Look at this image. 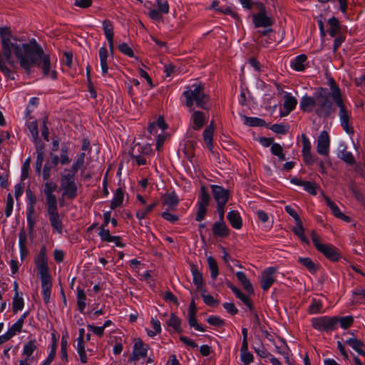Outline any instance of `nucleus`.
Instances as JSON below:
<instances>
[{
    "mask_svg": "<svg viewBox=\"0 0 365 365\" xmlns=\"http://www.w3.org/2000/svg\"><path fill=\"white\" fill-rule=\"evenodd\" d=\"M0 35L4 55L11 67L13 68H17L16 62L12 56L13 52L19 63L20 67L26 75L30 76L31 74L32 67H38L41 68L44 77L50 75L52 80L57 78V71L51 70L50 55L44 52L42 46L36 38H32L26 43L12 42L13 36L9 27L0 28Z\"/></svg>",
    "mask_w": 365,
    "mask_h": 365,
    "instance_id": "1",
    "label": "nucleus"
},
{
    "mask_svg": "<svg viewBox=\"0 0 365 365\" xmlns=\"http://www.w3.org/2000/svg\"><path fill=\"white\" fill-rule=\"evenodd\" d=\"M204 86L201 84H193L191 88L182 92V97L185 98V104L190 110L194 109V103L196 106L202 110H209L207 102L210 96L205 91Z\"/></svg>",
    "mask_w": 365,
    "mask_h": 365,
    "instance_id": "2",
    "label": "nucleus"
},
{
    "mask_svg": "<svg viewBox=\"0 0 365 365\" xmlns=\"http://www.w3.org/2000/svg\"><path fill=\"white\" fill-rule=\"evenodd\" d=\"M330 93L327 88H319L315 92V113L319 118L327 119L335 111L332 101L329 99Z\"/></svg>",
    "mask_w": 365,
    "mask_h": 365,
    "instance_id": "3",
    "label": "nucleus"
},
{
    "mask_svg": "<svg viewBox=\"0 0 365 365\" xmlns=\"http://www.w3.org/2000/svg\"><path fill=\"white\" fill-rule=\"evenodd\" d=\"M227 287L231 289L235 297L239 299L249 309L251 313V322L253 324V328L256 329L261 326L260 319L251 298L244 294L239 288L234 285L231 282L227 281Z\"/></svg>",
    "mask_w": 365,
    "mask_h": 365,
    "instance_id": "4",
    "label": "nucleus"
},
{
    "mask_svg": "<svg viewBox=\"0 0 365 365\" xmlns=\"http://www.w3.org/2000/svg\"><path fill=\"white\" fill-rule=\"evenodd\" d=\"M60 185L63 190L62 195L69 200H73L78 196V185L76 182V175L68 172L61 173Z\"/></svg>",
    "mask_w": 365,
    "mask_h": 365,
    "instance_id": "5",
    "label": "nucleus"
},
{
    "mask_svg": "<svg viewBox=\"0 0 365 365\" xmlns=\"http://www.w3.org/2000/svg\"><path fill=\"white\" fill-rule=\"evenodd\" d=\"M34 263L37 268V273L40 279L51 278L48 264L47 251L45 246H42L34 259Z\"/></svg>",
    "mask_w": 365,
    "mask_h": 365,
    "instance_id": "6",
    "label": "nucleus"
},
{
    "mask_svg": "<svg viewBox=\"0 0 365 365\" xmlns=\"http://www.w3.org/2000/svg\"><path fill=\"white\" fill-rule=\"evenodd\" d=\"M311 324L312 327L319 332H326L329 334L336 330L334 316L329 317L325 315L314 317L311 319Z\"/></svg>",
    "mask_w": 365,
    "mask_h": 365,
    "instance_id": "7",
    "label": "nucleus"
},
{
    "mask_svg": "<svg viewBox=\"0 0 365 365\" xmlns=\"http://www.w3.org/2000/svg\"><path fill=\"white\" fill-rule=\"evenodd\" d=\"M318 252L322 253L328 260L331 262H339L342 259L346 261V259L342 255L339 249L332 244H324Z\"/></svg>",
    "mask_w": 365,
    "mask_h": 365,
    "instance_id": "8",
    "label": "nucleus"
},
{
    "mask_svg": "<svg viewBox=\"0 0 365 365\" xmlns=\"http://www.w3.org/2000/svg\"><path fill=\"white\" fill-rule=\"evenodd\" d=\"M51 226L57 233L63 232V222L58 213V204L46 206Z\"/></svg>",
    "mask_w": 365,
    "mask_h": 365,
    "instance_id": "9",
    "label": "nucleus"
},
{
    "mask_svg": "<svg viewBox=\"0 0 365 365\" xmlns=\"http://www.w3.org/2000/svg\"><path fill=\"white\" fill-rule=\"evenodd\" d=\"M210 189L217 205L227 203L230 198V192L229 190L218 185H210Z\"/></svg>",
    "mask_w": 365,
    "mask_h": 365,
    "instance_id": "10",
    "label": "nucleus"
},
{
    "mask_svg": "<svg viewBox=\"0 0 365 365\" xmlns=\"http://www.w3.org/2000/svg\"><path fill=\"white\" fill-rule=\"evenodd\" d=\"M277 271V268L275 267H269L263 271L260 282L261 288L263 291H267L275 282Z\"/></svg>",
    "mask_w": 365,
    "mask_h": 365,
    "instance_id": "11",
    "label": "nucleus"
},
{
    "mask_svg": "<svg viewBox=\"0 0 365 365\" xmlns=\"http://www.w3.org/2000/svg\"><path fill=\"white\" fill-rule=\"evenodd\" d=\"M330 148V137L327 131L322 130L317 138V152L321 155L328 156Z\"/></svg>",
    "mask_w": 365,
    "mask_h": 365,
    "instance_id": "12",
    "label": "nucleus"
},
{
    "mask_svg": "<svg viewBox=\"0 0 365 365\" xmlns=\"http://www.w3.org/2000/svg\"><path fill=\"white\" fill-rule=\"evenodd\" d=\"M58 185L56 182L48 181L43 185V194L45 195L46 205H52L58 204V200L53 192L56 190Z\"/></svg>",
    "mask_w": 365,
    "mask_h": 365,
    "instance_id": "13",
    "label": "nucleus"
},
{
    "mask_svg": "<svg viewBox=\"0 0 365 365\" xmlns=\"http://www.w3.org/2000/svg\"><path fill=\"white\" fill-rule=\"evenodd\" d=\"M337 157L349 165H354L356 160L351 152L347 151V145L344 141H340L336 151Z\"/></svg>",
    "mask_w": 365,
    "mask_h": 365,
    "instance_id": "14",
    "label": "nucleus"
},
{
    "mask_svg": "<svg viewBox=\"0 0 365 365\" xmlns=\"http://www.w3.org/2000/svg\"><path fill=\"white\" fill-rule=\"evenodd\" d=\"M252 22L255 28L270 27L273 24L272 19L266 13H257L252 14Z\"/></svg>",
    "mask_w": 365,
    "mask_h": 365,
    "instance_id": "15",
    "label": "nucleus"
},
{
    "mask_svg": "<svg viewBox=\"0 0 365 365\" xmlns=\"http://www.w3.org/2000/svg\"><path fill=\"white\" fill-rule=\"evenodd\" d=\"M212 232L215 237L225 238L230 235V230L225 222L216 221L212 225Z\"/></svg>",
    "mask_w": 365,
    "mask_h": 365,
    "instance_id": "16",
    "label": "nucleus"
},
{
    "mask_svg": "<svg viewBox=\"0 0 365 365\" xmlns=\"http://www.w3.org/2000/svg\"><path fill=\"white\" fill-rule=\"evenodd\" d=\"M317 104L315 93L314 96H309L307 94L303 96L299 102L300 110L304 113H311L313 111Z\"/></svg>",
    "mask_w": 365,
    "mask_h": 365,
    "instance_id": "17",
    "label": "nucleus"
},
{
    "mask_svg": "<svg viewBox=\"0 0 365 365\" xmlns=\"http://www.w3.org/2000/svg\"><path fill=\"white\" fill-rule=\"evenodd\" d=\"M227 220L235 230H240L242 227L243 222L242 217L237 210H232L227 214Z\"/></svg>",
    "mask_w": 365,
    "mask_h": 365,
    "instance_id": "18",
    "label": "nucleus"
},
{
    "mask_svg": "<svg viewBox=\"0 0 365 365\" xmlns=\"http://www.w3.org/2000/svg\"><path fill=\"white\" fill-rule=\"evenodd\" d=\"M41 279V294L43 302L46 304L50 302L51 289H52V281L51 278H44Z\"/></svg>",
    "mask_w": 365,
    "mask_h": 365,
    "instance_id": "19",
    "label": "nucleus"
},
{
    "mask_svg": "<svg viewBox=\"0 0 365 365\" xmlns=\"http://www.w3.org/2000/svg\"><path fill=\"white\" fill-rule=\"evenodd\" d=\"M307 56L305 54H299L290 61V67L296 71L302 72L306 69L305 63Z\"/></svg>",
    "mask_w": 365,
    "mask_h": 365,
    "instance_id": "20",
    "label": "nucleus"
},
{
    "mask_svg": "<svg viewBox=\"0 0 365 365\" xmlns=\"http://www.w3.org/2000/svg\"><path fill=\"white\" fill-rule=\"evenodd\" d=\"M344 344L351 346L358 354L365 356V351L362 347L365 346L364 343L356 337H349L344 341Z\"/></svg>",
    "mask_w": 365,
    "mask_h": 365,
    "instance_id": "21",
    "label": "nucleus"
},
{
    "mask_svg": "<svg viewBox=\"0 0 365 365\" xmlns=\"http://www.w3.org/2000/svg\"><path fill=\"white\" fill-rule=\"evenodd\" d=\"M339 121L341 126L343 128L344 130L349 135H351L354 133V128L349 125V119L350 115L347 111L343 112H339Z\"/></svg>",
    "mask_w": 365,
    "mask_h": 365,
    "instance_id": "22",
    "label": "nucleus"
},
{
    "mask_svg": "<svg viewBox=\"0 0 365 365\" xmlns=\"http://www.w3.org/2000/svg\"><path fill=\"white\" fill-rule=\"evenodd\" d=\"M192 120L193 122L192 129L195 130H200L206 123V117L202 111L195 110L192 114Z\"/></svg>",
    "mask_w": 365,
    "mask_h": 365,
    "instance_id": "23",
    "label": "nucleus"
},
{
    "mask_svg": "<svg viewBox=\"0 0 365 365\" xmlns=\"http://www.w3.org/2000/svg\"><path fill=\"white\" fill-rule=\"evenodd\" d=\"M163 205L168 206V210H174L179 204V198L173 190L164 195Z\"/></svg>",
    "mask_w": 365,
    "mask_h": 365,
    "instance_id": "24",
    "label": "nucleus"
},
{
    "mask_svg": "<svg viewBox=\"0 0 365 365\" xmlns=\"http://www.w3.org/2000/svg\"><path fill=\"white\" fill-rule=\"evenodd\" d=\"M191 273L192 275V282L196 287L197 291H202L205 288L203 287L204 279L202 272L199 271L197 267L192 266L191 267Z\"/></svg>",
    "mask_w": 365,
    "mask_h": 365,
    "instance_id": "25",
    "label": "nucleus"
},
{
    "mask_svg": "<svg viewBox=\"0 0 365 365\" xmlns=\"http://www.w3.org/2000/svg\"><path fill=\"white\" fill-rule=\"evenodd\" d=\"M213 134L214 122L212 120L210 124L206 127L202 133L203 140L210 150H211L213 147Z\"/></svg>",
    "mask_w": 365,
    "mask_h": 365,
    "instance_id": "26",
    "label": "nucleus"
},
{
    "mask_svg": "<svg viewBox=\"0 0 365 365\" xmlns=\"http://www.w3.org/2000/svg\"><path fill=\"white\" fill-rule=\"evenodd\" d=\"M158 128H160L163 131L165 130L168 128V124L165 121L164 117L162 115L158 116L155 122L150 123L148 132L150 134H155L158 132Z\"/></svg>",
    "mask_w": 365,
    "mask_h": 365,
    "instance_id": "27",
    "label": "nucleus"
},
{
    "mask_svg": "<svg viewBox=\"0 0 365 365\" xmlns=\"http://www.w3.org/2000/svg\"><path fill=\"white\" fill-rule=\"evenodd\" d=\"M36 212L34 205H27L26 208V221L28 229L30 234L34 232V226L36 224Z\"/></svg>",
    "mask_w": 365,
    "mask_h": 365,
    "instance_id": "28",
    "label": "nucleus"
},
{
    "mask_svg": "<svg viewBox=\"0 0 365 365\" xmlns=\"http://www.w3.org/2000/svg\"><path fill=\"white\" fill-rule=\"evenodd\" d=\"M336 329L339 324L340 327L343 329H347L352 326L354 323V317L352 316L338 317L334 316Z\"/></svg>",
    "mask_w": 365,
    "mask_h": 365,
    "instance_id": "29",
    "label": "nucleus"
},
{
    "mask_svg": "<svg viewBox=\"0 0 365 365\" xmlns=\"http://www.w3.org/2000/svg\"><path fill=\"white\" fill-rule=\"evenodd\" d=\"M211 201V196L207 189L204 186L200 187V195L196 202L197 205L208 207Z\"/></svg>",
    "mask_w": 365,
    "mask_h": 365,
    "instance_id": "30",
    "label": "nucleus"
},
{
    "mask_svg": "<svg viewBox=\"0 0 365 365\" xmlns=\"http://www.w3.org/2000/svg\"><path fill=\"white\" fill-rule=\"evenodd\" d=\"M108 56V51L103 45L99 49V58L101 63V72L103 76H105L108 71V66L107 63V58Z\"/></svg>",
    "mask_w": 365,
    "mask_h": 365,
    "instance_id": "31",
    "label": "nucleus"
},
{
    "mask_svg": "<svg viewBox=\"0 0 365 365\" xmlns=\"http://www.w3.org/2000/svg\"><path fill=\"white\" fill-rule=\"evenodd\" d=\"M51 344L49 346V353L46 359L43 360L47 364H50L54 359L56 354V349L58 347V339L56 337L55 333L51 334Z\"/></svg>",
    "mask_w": 365,
    "mask_h": 365,
    "instance_id": "32",
    "label": "nucleus"
},
{
    "mask_svg": "<svg viewBox=\"0 0 365 365\" xmlns=\"http://www.w3.org/2000/svg\"><path fill=\"white\" fill-rule=\"evenodd\" d=\"M182 320L175 313H171L169 319L167 321L166 324L169 327H172L177 333L180 334L182 332L181 328Z\"/></svg>",
    "mask_w": 365,
    "mask_h": 365,
    "instance_id": "33",
    "label": "nucleus"
},
{
    "mask_svg": "<svg viewBox=\"0 0 365 365\" xmlns=\"http://www.w3.org/2000/svg\"><path fill=\"white\" fill-rule=\"evenodd\" d=\"M29 312L28 311L25 312L20 317V318L15 323H14L11 325V327H10L8 329V331L11 332V335H13L14 336L16 334L17 332H20L21 331L23 325H24V320L27 317V316L29 315Z\"/></svg>",
    "mask_w": 365,
    "mask_h": 365,
    "instance_id": "34",
    "label": "nucleus"
},
{
    "mask_svg": "<svg viewBox=\"0 0 365 365\" xmlns=\"http://www.w3.org/2000/svg\"><path fill=\"white\" fill-rule=\"evenodd\" d=\"M283 108L293 111L297 105V100L292 93H286L284 96Z\"/></svg>",
    "mask_w": 365,
    "mask_h": 365,
    "instance_id": "35",
    "label": "nucleus"
},
{
    "mask_svg": "<svg viewBox=\"0 0 365 365\" xmlns=\"http://www.w3.org/2000/svg\"><path fill=\"white\" fill-rule=\"evenodd\" d=\"M102 28L108 42L113 41L114 32L113 22L108 19H105L103 21Z\"/></svg>",
    "mask_w": 365,
    "mask_h": 365,
    "instance_id": "36",
    "label": "nucleus"
},
{
    "mask_svg": "<svg viewBox=\"0 0 365 365\" xmlns=\"http://www.w3.org/2000/svg\"><path fill=\"white\" fill-rule=\"evenodd\" d=\"M296 225L297 226L293 227L292 228L294 234L297 236L303 243L309 245V240L304 235V228L303 227L302 221L300 220L299 222H297Z\"/></svg>",
    "mask_w": 365,
    "mask_h": 365,
    "instance_id": "37",
    "label": "nucleus"
},
{
    "mask_svg": "<svg viewBox=\"0 0 365 365\" xmlns=\"http://www.w3.org/2000/svg\"><path fill=\"white\" fill-rule=\"evenodd\" d=\"M245 124L250 127H265L268 128L266 121L258 117H245Z\"/></svg>",
    "mask_w": 365,
    "mask_h": 365,
    "instance_id": "38",
    "label": "nucleus"
},
{
    "mask_svg": "<svg viewBox=\"0 0 365 365\" xmlns=\"http://www.w3.org/2000/svg\"><path fill=\"white\" fill-rule=\"evenodd\" d=\"M85 158L86 154L84 152L78 153L76 160L72 164L68 172L76 175L79 169H81L84 165Z\"/></svg>",
    "mask_w": 365,
    "mask_h": 365,
    "instance_id": "39",
    "label": "nucleus"
},
{
    "mask_svg": "<svg viewBox=\"0 0 365 365\" xmlns=\"http://www.w3.org/2000/svg\"><path fill=\"white\" fill-rule=\"evenodd\" d=\"M298 262L305 267L310 273L315 274L317 272L319 268L318 266L313 262L309 257H299Z\"/></svg>",
    "mask_w": 365,
    "mask_h": 365,
    "instance_id": "40",
    "label": "nucleus"
},
{
    "mask_svg": "<svg viewBox=\"0 0 365 365\" xmlns=\"http://www.w3.org/2000/svg\"><path fill=\"white\" fill-rule=\"evenodd\" d=\"M136 346L137 349L135 350L137 351L138 355H139L141 358L146 357L149 346L145 344L141 339L138 338L135 341L133 349H134Z\"/></svg>",
    "mask_w": 365,
    "mask_h": 365,
    "instance_id": "41",
    "label": "nucleus"
},
{
    "mask_svg": "<svg viewBox=\"0 0 365 365\" xmlns=\"http://www.w3.org/2000/svg\"><path fill=\"white\" fill-rule=\"evenodd\" d=\"M103 235V237L100 238L102 242H114L115 245L120 248L125 247V244L121 242V237L112 235L110 232H105Z\"/></svg>",
    "mask_w": 365,
    "mask_h": 365,
    "instance_id": "42",
    "label": "nucleus"
},
{
    "mask_svg": "<svg viewBox=\"0 0 365 365\" xmlns=\"http://www.w3.org/2000/svg\"><path fill=\"white\" fill-rule=\"evenodd\" d=\"M103 222L99 228V232L98 233V236L101 237H103L105 235V232H110L109 229L108 228V225L110 222V215H111V211H104L103 212Z\"/></svg>",
    "mask_w": 365,
    "mask_h": 365,
    "instance_id": "43",
    "label": "nucleus"
},
{
    "mask_svg": "<svg viewBox=\"0 0 365 365\" xmlns=\"http://www.w3.org/2000/svg\"><path fill=\"white\" fill-rule=\"evenodd\" d=\"M86 295L84 290L79 287L77 288V305L81 313L84 314L86 307Z\"/></svg>",
    "mask_w": 365,
    "mask_h": 365,
    "instance_id": "44",
    "label": "nucleus"
},
{
    "mask_svg": "<svg viewBox=\"0 0 365 365\" xmlns=\"http://www.w3.org/2000/svg\"><path fill=\"white\" fill-rule=\"evenodd\" d=\"M240 359L243 365H249L254 361L253 354L248 351V345H246L245 348L242 345L240 348Z\"/></svg>",
    "mask_w": 365,
    "mask_h": 365,
    "instance_id": "45",
    "label": "nucleus"
},
{
    "mask_svg": "<svg viewBox=\"0 0 365 365\" xmlns=\"http://www.w3.org/2000/svg\"><path fill=\"white\" fill-rule=\"evenodd\" d=\"M207 262L210 271V277L213 280H215L219 275V268L217 261L213 257L209 256L207 258Z\"/></svg>",
    "mask_w": 365,
    "mask_h": 365,
    "instance_id": "46",
    "label": "nucleus"
},
{
    "mask_svg": "<svg viewBox=\"0 0 365 365\" xmlns=\"http://www.w3.org/2000/svg\"><path fill=\"white\" fill-rule=\"evenodd\" d=\"M158 205V202H154L148 206H146L143 210H138L136 211L135 216L138 220L142 221L143 220L146 218L148 214L150 213Z\"/></svg>",
    "mask_w": 365,
    "mask_h": 365,
    "instance_id": "47",
    "label": "nucleus"
},
{
    "mask_svg": "<svg viewBox=\"0 0 365 365\" xmlns=\"http://www.w3.org/2000/svg\"><path fill=\"white\" fill-rule=\"evenodd\" d=\"M324 195V199L325 203H326L327 206L331 211V213L333 214V215L337 218L340 217V215L342 214V212L339 209V206L335 202H334L330 199V197L329 196H327L326 195Z\"/></svg>",
    "mask_w": 365,
    "mask_h": 365,
    "instance_id": "48",
    "label": "nucleus"
},
{
    "mask_svg": "<svg viewBox=\"0 0 365 365\" xmlns=\"http://www.w3.org/2000/svg\"><path fill=\"white\" fill-rule=\"evenodd\" d=\"M323 302L319 299L313 298L309 306L308 312L309 314H317L322 312Z\"/></svg>",
    "mask_w": 365,
    "mask_h": 365,
    "instance_id": "49",
    "label": "nucleus"
},
{
    "mask_svg": "<svg viewBox=\"0 0 365 365\" xmlns=\"http://www.w3.org/2000/svg\"><path fill=\"white\" fill-rule=\"evenodd\" d=\"M36 344V340H30L26 342L23 346L22 354L30 359L33 353L37 349Z\"/></svg>",
    "mask_w": 365,
    "mask_h": 365,
    "instance_id": "50",
    "label": "nucleus"
},
{
    "mask_svg": "<svg viewBox=\"0 0 365 365\" xmlns=\"http://www.w3.org/2000/svg\"><path fill=\"white\" fill-rule=\"evenodd\" d=\"M27 128L29 130L34 143L39 140V131L37 120H33L27 123Z\"/></svg>",
    "mask_w": 365,
    "mask_h": 365,
    "instance_id": "51",
    "label": "nucleus"
},
{
    "mask_svg": "<svg viewBox=\"0 0 365 365\" xmlns=\"http://www.w3.org/2000/svg\"><path fill=\"white\" fill-rule=\"evenodd\" d=\"M201 297L202 298L203 302L210 307H215L218 305L219 301L215 299L211 294H206L207 289H204L202 291H200Z\"/></svg>",
    "mask_w": 365,
    "mask_h": 365,
    "instance_id": "52",
    "label": "nucleus"
},
{
    "mask_svg": "<svg viewBox=\"0 0 365 365\" xmlns=\"http://www.w3.org/2000/svg\"><path fill=\"white\" fill-rule=\"evenodd\" d=\"M13 312L17 313L21 311L24 307V300L22 297L19 296V292L15 293L12 302Z\"/></svg>",
    "mask_w": 365,
    "mask_h": 365,
    "instance_id": "53",
    "label": "nucleus"
},
{
    "mask_svg": "<svg viewBox=\"0 0 365 365\" xmlns=\"http://www.w3.org/2000/svg\"><path fill=\"white\" fill-rule=\"evenodd\" d=\"M60 158L61 160V165H68L71 160L68 155V148L66 143L62 144L61 148V154Z\"/></svg>",
    "mask_w": 365,
    "mask_h": 365,
    "instance_id": "54",
    "label": "nucleus"
},
{
    "mask_svg": "<svg viewBox=\"0 0 365 365\" xmlns=\"http://www.w3.org/2000/svg\"><path fill=\"white\" fill-rule=\"evenodd\" d=\"M267 128L277 134L285 135L288 133L289 127L287 125L274 123Z\"/></svg>",
    "mask_w": 365,
    "mask_h": 365,
    "instance_id": "55",
    "label": "nucleus"
},
{
    "mask_svg": "<svg viewBox=\"0 0 365 365\" xmlns=\"http://www.w3.org/2000/svg\"><path fill=\"white\" fill-rule=\"evenodd\" d=\"M196 315L197 314H192L187 316V322L189 326L194 328L196 331H205L204 327L197 323Z\"/></svg>",
    "mask_w": 365,
    "mask_h": 365,
    "instance_id": "56",
    "label": "nucleus"
},
{
    "mask_svg": "<svg viewBox=\"0 0 365 365\" xmlns=\"http://www.w3.org/2000/svg\"><path fill=\"white\" fill-rule=\"evenodd\" d=\"M118 50L125 56L135 58V53L132 48L127 43H121L118 46Z\"/></svg>",
    "mask_w": 365,
    "mask_h": 365,
    "instance_id": "57",
    "label": "nucleus"
},
{
    "mask_svg": "<svg viewBox=\"0 0 365 365\" xmlns=\"http://www.w3.org/2000/svg\"><path fill=\"white\" fill-rule=\"evenodd\" d=\"M67 334L63 335L61 341V359L66 362L68 361V353H67Z\"/></svg>",
    "mask_w": 365,
    "mask_h": 365,
    "instance_id": "58",
    "label": "nucleus"
},
{
    "mask_svg": "<svg viewBox=\"0 0 365 365\" xmlns=\"http://www.w3.org/2000/svg\"><path fill=\"white\" fill-rule=\"evenodd\" d=\"M5 61V59L0 61V72L2 73L6 78L11 81H14V75L13 72L6 66Z\"/></svg>",
    "mask_w": 365,
    "mask_h": 365,
    "instance_id": "59",
    "label": "nucleus"
},
{
    "mask_svg": "<svg viewBox=\"0 0 365 365\" xmlns=\"http://www.w3.org/2000/svg\"><path fill=\"white\" fill-rule=\"evenodd\" d=\"M14 199L10 193L8 194L6 202V207L4 214L6 218L9 217L13 212L14 208Z\"/></svg>",
    "mask_w": 365,
    "mask_h": 365,
    "instance_id": "60",
    "label": "nucleus"
},
{
    "mask_svg": "<svg viewBox=\"0 0 365 365\" xmlns=\"http://www.w3.org/2000/svg\"><path fill=\"white\" fill-rule=\"evenodd\" d=\"M195 207H197V212L195 217V220L197 222H202L207 215V207L205 206H200L195 205Z\"/></svg>",
    "mask_w": 365,
    "mask_h": 365,
    "instance_id": "61",
    "label": "nucleus"
},
{
    "mask_svg": "<svg viewBox=\"0 0 365 365\" xmlns=\"http://www.w3.org/2000/svg\"><path fill=\"white\" fill-rule=\"evenodd\" d=\"M207 322L215 327H222L225 325V320L218 316L212 315L206 319Z\"/></svg>",
    "mask_w": 365,
    "mask_h": 365,
    "instance_id": "62",
    "label": "nucleus"
},
{
    "mask_svg": "<svg viewBox=\"0 0 365 365\" xmlns=\"http://www.w3.org/2000/svg\"><path fill=\"white\" fill-rule=\"evenodd\" d=\"M169 210H170L166 209L164 212H163L160 214V215L164 220H165L173 224H175L180 220V217L177 215L172 214V213L169 212Z\"/></svg>",
    "mask_w": 365,
    "mask_h": 365,
    "instance_id": "63",
    "label": "nucleus"
},
{
    "mask_svg": "<svg viewBox=\"0 0 365 365\" xmlns=\"http://www.w3.org/2000/svg\"><path fill=\"white\" fill-rule=\"evenodd\" d=\"M302 186L303 187L304 190L307 192L312 195H316L317 194V185L315 183L310 181H304Z\"/></svg>",
    "mask_w": 365,
    "mask_h": 365,
    "instance_id": "64",
    "label": "nucleus"
}]
</instances>
